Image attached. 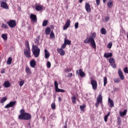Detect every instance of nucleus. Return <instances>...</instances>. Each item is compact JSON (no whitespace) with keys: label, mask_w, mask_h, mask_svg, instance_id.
Masks as SVG:
<instances>
[{"label":"nucleus","mask_w":128,"mask_h":128,"mask_svg":"<svg viewBox=\"0 0 128 128\" xmlns=\"http://www.w3.org/2000/svg\"><path fill=\"white\" fill-rule=\"evenodd\" d=\"M96 36V34L93 32L90 34V38H87L84 40V44H90V46L93 48H96V42H94V38Z\"/></svg>","instance_id":"obj_1"},{"label":"nucleus","mask_w":128,"mask_h":128,"mask_svg":"<svg viewBox=\"0 0 128 128\" xmlns=\"http://www.w3.org/2000/svg\"><path fill=\"white\" fill-rule=\"evenodd\" d=\"M32 52L34 58H38L40 54V49L34 44L32 46Z\"/></svg>","instance_id":"obj_2"},{"label":"nucleus","mask_w":128,"mask_h":128,"mask_svg":"<svg viewBox=\"0 0 128 128\" xmlns=\"http://www.w3.org/2000/svg\"><path fill=\"white\" fill-rule=\"evenodd\" d=\"M19 120H28L32 118V116L28 113H25L24 114L19 115L18 117Z\"/></svg>","instance_id":"obj_3"},{"label":"nucleus","mask_w":128,"mask_h":128,"mask_svg":"<svg viewBox=\"0 0 128 128\" xmlns=\"http://www.w3.org/2000/svg\"><path fill=\"white\" fill-rule=\"evenodd\" d=\"M100 104H101L102 108H103L104 104H102V94H100L96 98V102L95 104L96 108H98Z\"/></svg>","instance_id":"obj_4"},{"label":"nucleus","mask_w":128,"mask_h":128,"mask_svg":"<svg viewBox=\"0 0 128 128\" xmlns=\"http://www.w3.org/2000/svg\"><path fill=\"white\" fill-rule=\"evenodd\" d=\"M24 56H26L27 58H32V56H30V48L24 49Z\"/></svg>","instance_id":"obj_5"},{"label":"nucleus","mask_w":128,"mask_h":128,"mask_svg":"<svg viewBox=\"0 0 128 128\" xmlns=\"http://www.w3.org/2000/svg\"><path fill=\"white\" fill-rule=\"evenodd\" d=\"M54 84L55 86V90L56 92H64V90L58 88V82L54 81Z\"/></svg>","instance_id":"obj_6"},{"label":"nucleus","mask_w":128,"mask_h":128,"mask_svg":"<svg viewBox=\"0 0 128 128\" xmlns=\"http://www.w3.org/2000/svg\"><path fill=\"white\" fill-rule=\"evenodd\" d=\"M90 83L92 86V88L94 90H96L98 88V82L92 79L90 80Z\"/></svg>","instance_id":"obj_7"},{"label":"nucleus","mask_w":128,"mask_h":128,"mask_svg":"<svg viewBox=\"0 0 128 128\" xmlns=\"http://www.w3.org/2000/svg\"><path fill=\"white\" fill-rule=\"evenodd\" d=\"M109 62L111 66H112L113 68H116V60H114V58H110L109 60Z\"/></svg>","instance_id":"obj_8"},{"label":"nucleus","mask_w":128,"mask_h":128,"mask_svg":"<svg viewBox=\"0 0 128 128\" xmlns=\"http://www.w3.org/2000/svg\"><path fill=\"white\" fill-rule=\"evenodd\" d=\"M7 24L10 28H14L16 26V23L14 20H10L7 22Z\"/></svg>","instance_id":"obj_9"},{"label":"nucleus","mask_w":128,"mask_h":128,"mask_svg":"<svg viewBox=\"0 0 128 128\" xmlns=\"http://www.w3.org/2000/svg\"><path fill=\"white\" fill-rule=\"evenodd\" d=\"M16 102L14 101V102H10L8 104H7L5 106L4 108H12L14 106H16Z\"/></svg>","instance_id":"obj_10"},{"label":"nucleus","mask_w":128,"mask_h":128,"mask_svg":"<svg viewBox=\"0 0 128 128\" xmlns=\"http://www.w3.org/2000/svg\"><path fill=\"white\" fill-rule=\"evenodd\" d=\"M76 74H79V76H80L81 78H84V76H86V74L84 72H82V69L77 70L76 71Z\"/></svg>","instance_id":"obj_11"},{"label":"nucleus","mask_w":128,"mask_h":128,"mask_svg":"<svg viewBox=\"0 0 128 128\" xmlns=\"http://www.w3.org/2000/svg\"><path fill=\"white\" fill-rule=\"evenodd\" d=\"M70 26V20H67L65 25L63 27V30H67V28H68V27Z\"/></svg>","instance_id":"obj_12"},{"label":"nucleus","mask_w":128,"mask_h":128,"mask_svg":"<svg viewBox=\"0 0 128 128\" xmlns=\"http://www.w3.org/2000/svg\"><path fill=\"white\" fill-rule=\"evenodd\" d=\"M85 9L87 12H90L91 8H90V4L86 2L85 4Z\"/></svg>","instance_id":"obj_13"},{"label":"nucleus","mask_w":128,"mask_h":128,"mask_svg":"<svg viewBox=\"0 0 128 128\" xmlns=\"http://www.w3.org/2000/svg\"><path fill=\"white\" fill-rule=\"evenodd\" d=\"M118 74L122 80H124V74H122V70L118 69Z\"/></svg>","instance_id":"obj_14"},{"label":"nucleus","mask_w":128,"mask_h":128,"mask_svg":"<svg viewBox=\"0 0 128 128\" xmlns=\"http://www.w3.org/2000/svg\"><path fill=\"white\" fill-rule=\"evenodd\" d=\"M57 52H58V54H60V56H64L66 54V52H64V50H63V49L62 48H58Z\"/></svg>","instance_id":"obj_15"},{"label":"nucleus","mask_w":128,"mask_h":128,"mask_svg":"<svg viewBox=\"0 0 128 128\" xmlns=\"http://www.w3.org/2000/svg\"><path fill=\"white\" fill-rule=\"evenodd\" d=\"M1 7L3 8H5V10H8V6L6 2H1Z\"/></svg>","instance_id":"obj_16"},{"label":"nucleus","mask_w":128,"mask_h":128,"mask_svg":"<svg viewBox=\"0 0 128 128\" xmlns=\"http://www.w3.org/2000/svg\"><path fill=\"white\" fill-rule=\"evenodd\" d=\"M108 102L110 104V108H114V100H112L110 98H108Z\"/></svg>","instance_id":"obj_17"},{"label":"nucleus","mask_w":128,"mask_h":128,"mask_svg":"<svg viewBox=\"0 0 128 128\" xmlns=\"http://www.w3.org/2000/svg\"><path fill=\"white\" fill-rule=\"evenodd\" d=\"M30 18H31L32 22H36L37 21L36 16L34 14H31L30 15Z\"/></svg>","instance_id":"obj_18"},{"label":"nucleus","mask_w":128,"mask_h":128,"mask_svg":"<svg viewBox=\"0 0 128 128\" xmlns=\"http://www.w3.org/2000/svg\"><path fill=\"white\" fill-rule=\"evenodd\" d=\"M42 8H43L42 5H38L35 7V10H36L38 12L42 10Z\"/></svg>","instance_id":"obj_19"},{"label":"nucleus","mask_w":128,"mask_h":128,"mask_svg":"<svg viewBox=\"0 0 128 128\" xmlns=\"http://www.w3.org/2000/svg\"><path fill=\"white\" fill-rule=\"evenodd\" d=\"M104 56L106 58H112V54L105 52L104 54Z\"/></svg>","instance_id":"obj_20"},{"label":"nucleus","mask_w":128,"mask_h":128,"mask_svg":"<svg viewBox=\"0 0 128 128\" xmlns=\"http://www.w3.org/2000/svg\"><path fill=\"white\" fill-rule=\"evenodd\" d=\"M44 56L46 59L50 58V52L46 49L44 50Z\"/></svg>","instance_id":"obj_21"},{"label":"nucleus","mask_w":128,"mask_h":128,"mask_svg":"<svg viewBox=\"0 0 128 128\" xmlns=\"http://www.w3.org/2000/svg\"><path fill=\"white\" fill-rule=\"evenodd\" d=\"M36 60H32L30 62V66L32 68H36Z\"/></svg>","instance_id":"obj_22"},{"label":"nucleus","mask_w":128,"mask_h":128,"mask_svg":"<svg viewBox=\"0 0 128 128\" xmlns=\"http://www.w3.org/2000/svg\"><path fill=\"white\" fill-rule=\"evenodd\" d=\"M4 88H10V82L6 81L4 82Z\"/></svg>","instance_id":"obj_23"},{"label":"nucleus","mask_w":128,"mask_h":128,"mask_svg":"<svg viewBox=\"0 0 128 128\" xmlns=\"http://www.w3.org/2000/svg\"><path fill=\"white\" fill-rule=\"evenodd\" d=\"M126 112H128L127 110H124L123 112H120V116H126Z\"/></svg>","instance_id":"obj_24"},{"label":"nucleus","mask_w":128,"mask_h":128,"mask_svg":"<svg viewBox=\"0 0 128 128\" xmlns=\"http://www.w3.org/2000/svg\"><path fill=\"white\" fill-rule=\"evenodd\" d=\"M108 6L109 8H112L113 3L112 1V0H110L108 3Z\"/></svg>","instance_id":"obj_25"},{"label":"nucleus","mask_w":128,"mask_h":128,"mask_svg":"<svg viewBox=\"0 0 128 128\" xmlns=\"http://www.w3.org/2000/svg\"><path fill=\"white\" fill-rule=\"evenodd\" d=\"M50 27H48L46 28V30H45V34H50Z\"/></svg>","instance_id":"obj_26"},{"label":"nucleus","mask_w":128,"mask_h":128,"mask_svg":"<svg viewBox=\"0 0 128 128\" xmlns=\"http://www.w3.org/2000/svg\"><path fill=\"white\" fill-rule=\"evenodd\" d=\"M26 72L28 74H32V71L29 67H26Z\"/></svg>","instance_id":"obj_27"},{"label":"nucleus","mask_w":128,"mask_h":128,"mask_svg":"<svg viewBox=\"0 0 128 128\" xmlns=\"http://www.w3.org/2000/svg\"><path fill=\"white\" fill-rule=\"evenodd\" d=\"M110 112H108V114L104 116V120L105 122H108V116H110Z\"/></svg>","instance_id":"obj_28"},{"label":"nucleus","mask_w":128,"mask_h":128,"mask_svg":"<svg viewBox=\"0 0 128 128\" xmlns=\"http://www.w3.org/2000/svg\"><path fill=\"white\" fill-rule=\"evenodd\" d=\"M12 58L9 57L7 60V64H12Z\"/></svg>","instance_id":"obj_29"},{"label":"nucleus","mask_w":128,"mask_h":128,"mask_svg":"<svg viewBox=\"0 0 128 128\" xmlns=\"http://www.w3.org/2000/svg\"><path fill=\"white\" fill-rule=\"evenodd\" d=\"M100 32L102 34H106V30L104 28H102L100 30Z\"/></svg>","instance_id":"obj_30"},{"label":"nucleus","mask_w":128,"mask_h":128,"mask_svg":"<svg viewBox=\"0 0 128 128\" xmlns=\"http://www.w3.org/2000/svg\"><path fill=\"white\" fill-rule=\"evenodd\" d=\"M2 38L4 40H8V36H6V34H2Z\"/></svg>","instance_id":"obj_31"},{"label":"nucleus","mask_w":128,"mask_h":128,"mask_svg":"<svg viewBox=\"0 0 128 128\" xmlns=\"http://www.w3.org/2000/svg\"><path fill=\"white\" fill-rule=\"evenodd\" d=\"M104 86H106V84H108V78L106 77H104Z\"/></svg>","instance_id":"obj_32"},{"label":"nucleus","mask_w":128,"mask_h":128,"mask_svg":"<svg viewBox=\"0 0 128 128\" xmlns=\"http://www.w3.org/2000/svg\"><path fill=\"white\" fill-rule=\"evenodd\" d=\"M65 44H68V46H70L71 42L70 40H68L64 39V42Z\"/></svg>","instance_id":"obj_33"},{"label":"nucleus","mask_w":128,"mask_h":128,"mask_svg":"<svg viewBox=\"0 0 128 128\" xmlns=\"http://www.w3.org/2000/svg\"><path fill=\"white\" fill-rule=\"evenodd\" d=\"M18 84L20 86L22 87L24 84V80L19 81Z\"/></svg>","instance_id":"obj_34"},{"label":"nucleus","mask_w":128,"mask_h":128,"mask_svg":"<svg viewBox=\"0 0 128 128\" xmlns=\"http://www.w3.org/2000/svg\"><path fill=\"white\" fill-rule=\"evenodd\" d=\"M72 68H66L64 69L65 72H72Z\"/></svg>","instance_id":"obj_35"},{"label":"nucleus","mask_w":128,"mask_h":128,"mask_svg":"<svg viewBox=\"0 0 128 128\" xmlns=\"http://www.w3.org/2000/svg\"><path fill=\"white\" fill-rule=\"evenodd\" d=\"M8 98H6V97L2 98L0 100L1 104H4V102H6Z\"/></svg>","instance_id":"obj_36"},{"label":"nucleus","mask_w":128,"mask_h":128,"mask_svg":"<svg viewBox=\"0 0 128 128\" xmlns=\"http://www.w3.org/2000/svg\"><path fill=\"white\" fill-rule=\"evenodd\" d=\"M72 102L73 104H76V96H73L72 97Z\"/></svg>","instance_id":"obj_37"},{"label":"nucleus","mask_w":128,"mask_h":128,"mask_svg":"<svg viewBox=\"0 0 128 128\" xmlns=\"http://www.w3.org/2000/svg\"><path fill=\"white\" fill-rule=\"evenodd\" d=\"M48 20H44L42 23V26H48Z\"/></svg>","instance_id":"obj_38"},{"label":"nucleus","mask_w":128,"mask_h":128,"mask_svg":"<svg viewBox=\"0 0 128 128\" xmlns=\"http://www.w3.org/2000/svg\"><path fill=\"white\" fill-rule=\"evenodd\" d=\"M50 38H54V33L52 31L50 34Z\"/></svg>","instance_id":"obj_39"},{"label":"nucleus","mask_w":128,"mask_h":128,"mask_svg":"<svg viewBox=\"0 0 128 128\" xmlns=\"http://www.w3.org/2000/svg\"><path fill=\"white\" fill-rule=\"evenodd\" d=\"M1 26H2V28H6H6H8V25H6V24H2Z\"/></svg>","instance_id":"obj_40"},{"label":"nucleus","mask_w":128,"mask_h":128,"mask_svg":"<svg viewBox=\"0 0 128 128\" xmlns=\"http://www.w3.org/2000/svg\"><path fill=\"white\" fill-rule=\"evenodd\" d=\"M118 126H120L122 124V120H120V118H118Z\"/></svg>","instance_id":"obj_41"},{"label":"nucleus","mask_w":128,"mask_h":128,"mask_svg":"<svg viewBox=\"0 0 128 128\" xmlns=\"http://www.w3.org/2000/svg\"><path fill=\"white\" fill-rule=\"evenodd\" d=\"M86 106V105L84 104L83 106H80V110L82 112H84V108Z\"/></svg>","instance_id":"obj_42"},{"label":"nucleus","mask_w":128,"mask_h":128,"mask_svg":"<svg viewBox=\"0 0 128 128\" xmlns=\"http://www.w3.org/2000/svg\"><path fill=\"white\" fill-rule=\"evenodd\" d=\"M52 66V64H50V62L48 61L47 62L46 66L48 68H50V66Z\"/></svg>","instance_id":"obj_43"},{"label":"nucleus","mask_w":128,"mask_h":128,"mask_svg":"<svg viewBox=\"0 0 128 128\" xmlns=\"http://www.w3.org/2000/svg\"><path fill=\"white\" fill-rule=\"evenodd\" d=\"M114 82H116V83L120 82V78H114Z\"/></svg>","instance_id":"obj_44"},{"label":"nucleus","mask_w":128,"mask_h":128,"mask_svg":"<svg viewBox=\"0 0 128 128\" xmlns=\"http://www.w3.org/2000/svg\"><path fill=\"white\" fill-rule=\"evenodd\" d=\"M66 46V43H65L64 42V44L62 46L61 48H62V50H64Z\"/></svg>","instance_id":"obj_45"},{"label":"nucleus","mask_w":128,"mask_h":128,"mask_svg":"<svg viewBox=\"0 0 128 128\" xmlns=\"http://www.w3.org/2000/svg\"><path fill=\"white\" fill-rule=\"evenodd\" d=\"M112 43H109L108 46H107V48H112Z\"/></svg>","instance_id":"obj_46"},{"label":"nucleus","mask_w":128,"mask_h":128,"mask_svg":"<svg viewBox=\"0 0 128 128\" xmlns=\"http://www.w3.org/2000/svg\"><path fill=\"white\" fill-rule=\"evenodd\" d=\"M51 108H52V110H54V108H56V104L52 103L51 104Z\"/></svg>","instance_id":"obj_47"},{"label":"nucleus","mask_w":128,"mask_h":128,"mask_svg":"<svg viewBox=\"0 0 128 128\" xmlns=\"http://www.w3.org/2000/svg\"><path fill=\"white\" fill-rule=\"evenodd\" d=\"M26 48H30V44L28 43V42L26 41Z\"/></svg>","instance_id":"obj_48"},{"label":"nucleus","mask_w":128,"mask_h":128,"mask_svg":"<svg viewBox=\"0 0 128 128\" xmlns=\"http://www.w3.org/2000/svg\"><path fill=\"white\" fill-rule=\"evenodd\" d=\"M124 72H125V74H128V67H126L124 70Z\"/></svg>","instance_id":"obj_49"},{"label":"nucleus","mask_w":128,"mask_h":128,"mask_svg":"<svg viewBox=\"0 0 128 128\" xmlns=\"http://www.w3.org/2000/svg\"><path fill=\"white\" fill-rule=\"evenodd\" d=\"M74 28L76 30L77 28H78V22H76L74 24Z\"/></svg>","instance_id":"obj_50"},{"label":"nucleus","mask_w":128,"mask_h":128,"mask_svg":"<svg viewBox=\"0 0 128 128\" xmlns=\"http://www.w3.org/2000/svg\"><path fill=\"white\" fill-rule=\"evenodd\" d=\"M25 112L24 110V109L21 110L20 111V114H26V112Z\"/></svg>","instance_id":"obj_51"},{"label":"nucleus","mask_w":128,"mask_h":128,"mask_svg":"<svg viewBox=\"0 0 128 128\" xmlns=\"http://www.w3.org/2000/svg\"><path fill=\"white\" fill-rule=\"evenodd\" d=\"M100 0H96V6H100Z\"/></svg>","instance_id":"obj_52"},{"label":"nucleus","mask_w":128,"mask_h":128,"mask_svg":"<svg viewBox=\"0 0 128 128\" xmlns=\"http://www.w3.org/2000/svg\"><path fill=\"white\" fill-rule=\"evenodd\" d=\"M105 20H106V22H108V20H110V17L106 16L105 17Z\"/></svg>","instance_id":"obj_53"},{"label":"nucleus","mask_w":128,"mask_h":128,"mask_svg":"<svg viewBox=\"0 0 128 128\" xmlns=\"http://www.w3.org/2000/svg\"><path fill=\"white\" fill-rule=\"evenodd\" d=\"M68 78H72V73H70L68 76Z\"/></svg>","instance_id":"obj_54"},{"label":"nucleus","mask_w":128,"mask_h":128,"mask_svg":"<svg viewBox=\"0 0 128 128\" xmlns=\"http://www.w3.org/2000/svg\"><path fill=\"white\" fill-rule=\"evenodd\" d=\"M1 74H6V71L4 70V69L1 70Z\"/></svg>","instance_id":"obj_55"},{"label":"nucleus","mask_w":128,"mask_h":128,"mask_svg":"<svg viewBox=\"0 0 128 128\" xmlns=\"http://www.w3.org/2000/svg\"><path fill=\"white\" fill-rule=\"evenodd\" d=\"M58 101H59L60 102L62 101V98H60V97H59V98H58Z\"/></svg>","instance_id":"obj_56"},{"label":"nucleus","mask_w":128,"mask_h":128,"mask_svg":"<svg viewBox=\"0 0 128 128\" xmlns=\"http://www.w3.org/2000/svg\"><path fill=\"white\" fill-rule=\"evenodd\" d=\"M84 0H79V2H80V4H82V2Z\"/></svg>","instance_id":"obj_57"},{"label":"nucleus","mask_w":128,"mask_h":128,"mask_svg":"<svg viewBox=\"0 0 128 128\" xmlns=\"http://www.w3.org/2000/svg\"><path fill=\"white\" fill-rule=\"evenodd\" d=\"M104 4H106V0H102Z\"/></svg>","instance_id":"obj_58"},{"label":"nucleus","mask_w":128,"mask_h":128,"mask_svg":"<svg viewBox=\"0 0 128 128\" xmlns=\"http://www.w3.org/2000/svg\"><path fill=\"white\" fill-rule=\"evenodd\" d=\"M64 128H66V125H65Z\"/></svg>","instance_id":"obj_59"},{"label":"nucleus","mask_w":128,"mask_h":128,"mask_svg":"<svg viewBox=\"0 0 128 128\" xmlns=\"http://www.w3.org/2000/svg\"><path fill=\"white\" fill-rule=\"evenodd\" d=\"M37 42H38V40H37Z\"/></svg>","instance_id":"obj_60"}]
</instances>
